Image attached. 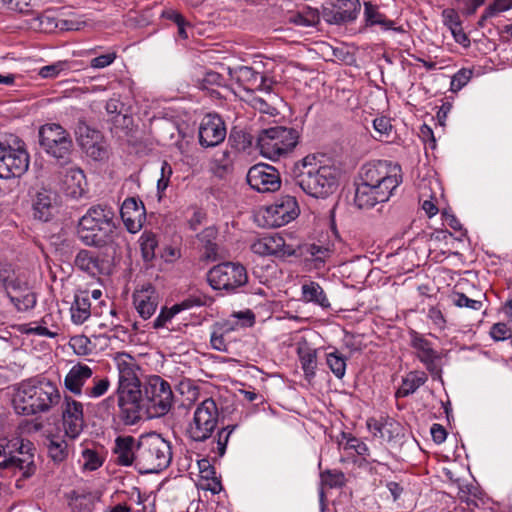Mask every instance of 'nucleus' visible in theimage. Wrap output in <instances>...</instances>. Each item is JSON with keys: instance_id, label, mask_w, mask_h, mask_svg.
<instances>
[{"instance_id": "obj_1", "label": "nucleus", "mask_w": 512, "mask_h": 512, "mask_svg": "<svg viewBox=\"0 0 512 512\" xmlns=\"http://www.w3.org/2000/svg\"><path fill=\"white\" fill-rule=\"evenodd\" d=\"M401 182L399 164L387 160L366 164L361 170V183L357 185L354 202L360 209H370L388 201Z\"/></svg>"}, {"instance_id": "obj_2", "label": "nucleus", "mask_w": 512, "mask_h": 512, "mask_svg": "<svg viewBox=\"0 0 512 512\" xmlns=\"http://www.w3.org/2000/svg\"><path fill=\"white\" fill-rule=\"evenodd\" d=\"M121 231L115 213L106 205H93L79 219L77 236L86 246L104 248L114 257L119 249Z\"/></svg>"}, {"instance_id": "obj_3", "label": "nucleus", "mask_w": 512, "mask_h": 512, "mask_svg": "<svg viewBox=\"0 0 512 512\" xmlns=\"http://www.w3.org/2000/svg\"><path fill=\"white\" fill-rule=\"evenodd\" d=\"M60 401L61 394L57 385L46 378L22 381L16 387L12 399L16 413L21 415L46 413Z\"/></svg>"}, {"instance_id": "obj_4", "label": "nucleus", "mask_w": 512, "mask_h": 512, "mask_svg": "<svg viewBox=\"0 0 512 512\" xmlns=\"http://www.w3.org/2000/svg\"><path fill=\"white\" fill-rule=\"evenodd\" d=\"M291 175L307 195L326 198L337 188L336 169L328 165H318L315 156H306L294 164Z\"/></svg>"}, {"instance_id": "obj_5", "label": "nucleus", "mask_w": 512, "mask_h": 512, "mask_svg": "<svg viewBox=\"0 0 512 512\" xmlns=\"http://www.w3.org/2000/svg\"><path fill=\"white\" fill-rule=\"evenodd\" d=\"M171 446L159 434L150 433L138 439L136 469L141 474L159 473L170 464Z\"/></svg>"}, {"instance_id": "obj_6", "label": "nucleus", "mask_w": 512, "mask_h": 512, "mask_svg": "<svg viewBox=\"0 0 512 512\" xmlns=\"http://www.w3.org/2000/svg\"><path fill=\"white\" fill-rule=\"evenodd\" d=\"M0 291L18 312L29 311L37 303L36 294L25 276L11 268L0 269Z\"/></svg>"}, {"instance_id": "obj_7", "label": "nucleus", "mask_w": 512, "mask_h": 512, "mask_svg": "<svg viewBox=\"0 0 512 512\" xmlns=\"http://www.w3.org/2000/svg\"><path fill=\"white\" fill-rule=\"evenodd\" d=\"M299 134L294 128L275 126L262 130L257 137V146L262 156L276 160L292 152L298 143Z\"/></svg>"}, {"instance_id": "obj_8", "label": "nucleus", "mask_w": 512, "mask_h": 512, "mask_svg": "<svg viewBox=\"0 0 512 512\" xmlns=\"http://www.w3.org/2000/svg\"><path fill=\"white\" fill-rule=\"evenodd\" d=\"M219 419L220 411L216 401L205 398L195 406L193 417L186 429L187 437L198 443L207 441L217 429Z\"/></svg>"}, {"instance_id": "obj_9", "label": "nucleus", "mask_w": 512, "mask_h": 512, "mask_svg": "<svg viewBox=\"0 0 512 512\" xmlns=\"http://www.w3.org/2000/svg\"><path fill=\"white\" fill-rule=\"evenodd\" d=\"M17 137L0 136V178L20 177L29 167V155Z\"/></svg>"}, {"instance_id": "obj_10", "label": "nucleus", "mask_w": 512, "mask_h": 512, "mask_svg": "<svg viewBox=\"0 0 512 512\" xmlns=\"http://www.w3.org/2000/svg\"><path fill=\"white\" fill-rule=\"evenodd\" d=\"M39 143L43 150L61 164L70 161L73 142L70 134L57 123H47L39 129Z\"/></svg>"}, {"instance_id": "obj_11", "label": "nucleus", "mask_w": 512, "mask_h": 512, "mask_svg": "<svg viewBox=\"0 0 512 512\" xmlns=\"http://www.w3.org/2000/svg\"><path fill=\"white\" fill-rule=\"evenodd\" d=\"M15 451H9V457L0 461V474L21 472L23 478L31 477L36 471L34 462L35 446L29 440L15 439L10 441Z\"/></svg>"}, {"instance_id": "obj_12", "label": "nucleus", "mask_w": 512, "mask_h": 512, "mask_svg": "<svg viewBox=\"0 0 512 512\" xmlns=\"http://www.w3.org/2000/svg\"><path fill=\"white\" fill-rule=\"evenodd\" d=\"M142 392L150 417L163 416L173 406L174 395L171 386L158 375L149 377L143 386Z\"/></svg>"}, {"instance_id": "obj_13", "label": "nucleus", "mask_w": 512, "mask_h": 512, "mask_svg": "<svg viewBox=\"0 0 512 512\" xmlns=\"http://www.w3.org/2000/svg\"><path fill=\"white\" fill-rule=\"evenodd\" d=\"M207 280L215 290L232 292L248 281L245 267L239 263L225 262L211 268Z\"/></svg>"}, {"instance_id": "obj_14", "label": "nucleus", "mask_w": 512, "mask_h": 512, "mask_svg": "<svg viewBox=\"0 0 512 512\" xmlns=\"http://www.w3.org/2000/svg\"><path fill=\"white\" fill-rule=\"evenodd\" d=\"M118 418L125 426L137 424L145 414L150 412L144 402L143 392L126 391L117 392Z\"/></svg>"}, {"instance_id": "obj_15", "label": "nucleus", "mask_w": 512, "mask_h": 512, "mask_svg": "<svg viewBox=\"0 0 512 512\" xmlns=\"http://www.w3.org/2000/svg\"><path fill=\"white\" fill-rule=\"evenodd\" d=\"M247 182L258 192H274L281 186L279 172L271 165L259 163L252 166L247 173Z\"/></svg>"}, {"instance_id": "obj_16", "label": "nucleus", "mask_w": 512, "mask_h": 512, "mask_svg": "<svg viewBox=\"0 0 512 512\" xmlns=\"http://www.w3.org/2000/svg\"><path fill=\"white\" fill-rule=\"evenodd\" d=\"M360 10L359 0H335L323 7L321 15L329 24L343 25L356 20Z\"/></svg>"}, {"instance_id": "obj_17", "label": "nucleus", "mask_w": 512, "mask_h": 512, "mask_svg": "<svg viewBox=\"0 0 512 512\" xmlns=\"http://www.w3.org/2000/svg\"><path fill=\"white\" fill-rule=\"evenodd\" d=\"M410 345L416 351L417 358L425 365L433 379H441L440 354L433 349L432 344L421 334L412 331Z\"/></svg>"}, {"instance_id": "obj_18", "label": "nucleus", "mask_w": 512, "mask_h": 512, "mask_svg": "<svg viewBox=\"0 0 512 512\" xmlns=\"http://www.w3.org/2000/svg\"><path fill=\"white\" fill-rule=\"evenodd\" d=\"M267 217L270 218V225L281 227L294 220L299 215V206L294 196L281 195L275 202L268 206Z\"/></svg>"}, {"instance_id": "obj_19", "label": "nucleus", "mask_w": 512, "mask_h": 512, "mask_svg": "<svg viewBox=\"0 0 512 512\" xmlns=\"http://www.w3.org/2000/svg\"><path fill=\"white\" fill-rule=\"evenodd\" d=\"M226 127L223 119L217 114L205 115L199 126V143L203 147H214L224 141Z\"/></svg>"}, {"instance_id": "obj_20", "label": "nucleus", "mask_w": 512, "mask_h": 512, "mask_svg": "<svg viewBox=\"0 0 512 512\" xmlns=\"http://www.w3.org/2000/svg\"><path fill=\"white\" fill-rule=\"evenodd\" d=\"M62 421L65 434L71 439L78 437L85 423L83 404L72 397L65 396L62 407Z\"/></svg>"}, {"instance_id": "obj_21", "label": "nucleus", "mask_w": 512, "mask_h": 512, "mask_svg": "<svg viewBox=\"0 0 512 512\" xmlns=\"http://www.w3.org/2000/svg\"><path fill=\"white\" fill-rule=\"evenodd\" d=\"M120 216L128 232L137 233L146 219V209L143 202L135 197L124 200L120 208Z\"/></svg>"}, {"instance_id": "obj_22", "label": "nucleus", "mask_w": 512, "mask_h": 512, "mask_svg": "<svg viewBox=\"0 0 512 512\" xmlns=\"http://www.w3.org/2000/svg\"><path fill=\"white\" fill-rule=\"evenodd\" d=\"M119 374V386L117 392L141 391V382L137 376V365L134 359L128 355L117 358Z\"/></svg>"}, {"instance_id": "obj_23", "label": "nucleus", "mask_w": 512, "mask_h": 512, "mask_svg": "<svg viewBox=\"0 0 512 512\" xmlns=\"http://www.w3.org/2000/svg\"><path fill=\"white\" fill-rule=\"evenodd\" d=\"M33 215L40 221H49L57 207V194L51 189L41 187L32 196Z\"/></svg>"}, {"instance_id": "obj_24", "label": "nucleus", "mask_w": 512, "mask_h": 512, "mask_svg": "<svg viewBox=\"0 0 512 512\" xmlns=\"http://www.w3.org/2000/svg\"><path fill=\"white\" fill-rule=\"evenodd\" d=\"M135 308L143 319H149L156 311L159 303L158 294L151 284L143 285L133 294Z\"/></svg>"}, {"instance_id": "obj_25", "label": "nucleus", "mask_w": 512, "mask_h": 512, "mask_svg": "<svg viewBox=\"0 0 512 512\" xmlns=\"http://www.w3.org/2000/svg\"><path fill=\"white\" fill-rule=\"evenodd\" d=\"M138 450V440L133 436H118L115 439L113 452L116 455V462L121 466H136V452Z\"/></svg>"}, {"instance_id": "obj_26", "label": "nucleus", "mask_w": 512, "mask_h": 512, "mask_svg": "<svg viewBox=\"0 0 512 512\" xmlns=\"http://www.w3.org/2000/svg\"><path fill=\"white\" fill-rule=\"evenodd\" d=\"M93 376V369L83 363H77L64 378L65 388L74 395H81L83 386Z\"/></svg>"}, {"instance_id": "obj_27", "label": "nucleus", "mask_w": 512, "mask_h": 512, "mask_svg": "<svg viewBox=\"0 0 512 512\" xmlns=\"http://www.w3.org/2000/svg\"><path fill=\"white\" fill-rule=\"evenodd\" d=\"M364 22L366 27L379 25L382 30H393L403 33L401 26H396L393 20L387 19L385 14L381 13L379 7L372 2H364Z\"/></svg>"}, {"instance_id": "obj_28", "label": "nucleus", "mask_w": 512, "mask_h": 512, "mask_svg": "<svg viewBox=\"0 0 512 512\" xmlns=\"http://www.w3.org/2000/svg\"><path fill=\"white\" fill-rule=\"evenodd\" d=\"M62 182L65 193L72 198L77 199L85 192L86 177L80 168L67 169Z\"/></svg>"}, {"instance_id": "obj_29", "label": "nucleus", "mask_w": 512, "mask_h": 512, "mask_svg": "<svg viewBox=\"0 0 512 512\" xmlns=\"http://www.w3.org/2000/svg\"><path fill=\"white\" fill-rule=\"evenodd\" d=\"M74 264L80 270L90 275L102 274L106 270L105 261L100 259L92 251L80 250L74 260Z\"/></svg>"}, {"instance_id": "obj_30", "label": "nucleus", "mask_w": 512, "mask_h": 512, "mask_svg": "<svg viewBox=\"0 0 512 512\" xmlns=\"http://www.w3.org/2000/svg\"><path fill=\"white\" fill-rule=\"evenodd\" d=\"M237 80L245 85L247 90H268L271 89V81L263 74L256 72L253 68L243 66L237 71Z\"/></svg>"}, {"instance_id": "obj_31", "label": "nucleus", "mask_w": 512, "mask_h": 512, "mask_svg": "<svg viewBox=\"0 0 512 512\" xmlns=\"http://www.w3.org/2000/svg\"><path fill=\"white\" fill-rule=\"evenodd\" d=\"M284 239L279 235H265L251 244V250L259 255H274L283 252Z\"/></svg>"}, {"instance_id": "obj_32", "label": "nucleus", "mask_w": 512, "mask_h": 512, "mask_svg": "<svg viewBox=\"0 0 512 512\" xmlns=\"http://www.w3.org/2000/svg\"><path fill=\"white\" fill-rule=\"evenodd\" d=\"M90 295L87 291H81L75 295L70 308L71 320L74 324H83L91 315Z\"/></svg>"}, {"instance_id": "obj_33", "label": "nucleus", "mask_w": 512, "mask_h": 512, "mask_svg": "<svg viewBox=\"0 0 512 512\" xmlns=\"http://www.w3.org/2000/svg\"><path fill=\"white\" fill-rule=\"evenodd\" d=\"M44 445L47 450L48 457L54 463H62L69 456L68 444L62 436L50 435L46 437Z\"/></svg>"}, {"instance_id": "obj_34", "label": "nucleus", "mask_w": 512, "mask_h": 512, "mask_svg": "<svg viewBox=\"0 0 512 512\" xmlns=\"http://www.w3.org/2000/svg\"><path fill=\"white\" fill-rule=\"evenodd\" d=\"M297 354L306 378L314 377L317 367L316 349L310 347L307 342L298 343Z\"/></svg>"}, {"instance_id": "obj_35", "label": "nucleus", "mask_w": 512, "mask_h": 512, "mask_svg": "<svg viewBox=\"0 0 512 512\" xmlns=\"http://www.w3.org/2000/svg\"><path fill=\"white\" fill-rule=\"evenodd\" d=\"M428 377L423 371H412L403 378L402 384L396 392V397H407L424 385Z\"/></svg>"}, {"instance_id": "obj_36", "label": "nucleus", "mask_w": 512, "mask_h": 512, "mask_svg": "<svg viewBox=\"0 0 512 512\" xmlns=\"http://www.w3.org/2000/svg\"><path fill=\"white\" fill-rule=\"evenodd\" d=\"M302 298L306 302H312L322 308H329L330 302L323 290L317 282H309L302 286Z\"/></svg>"}, {"instance_id": "obj_37", "label": "nucleus", "mask_w": 512, "mask_h": 512, "mask_svg": "<svg viewBox=\"0 0 512 512\" xmlns=\"http://www.w3.org/2000/svg\"><path fill=\"white\" fill-rule=\"evenodd\" d=\"M217 236L218 231L215 227H207L198 235L199 240L205 249V258L208 260L215 261L219 256V247L216 243Z\"/></svg>"}, {"instance_id": "obj_38", "label": "nucleus", "mask_w": 512, "mask_h": 512, "mask_svg": "<svg viewBox=\"0 0 512 512\" xmlns=\"http://www.w3.org/2000/svg\"><path fill=\"white\" fill-rule=\"evenodd\" d=\"M320 20V13L316 9L307 8L303 11L291 12L287 21L296 26L309 27L316 25Z\"/></svg>"}, {"instance_id": "obj_39", "label": "nucleus", "mask_w": 512, "mask_h": 512, "mask_svg": "<svg viewBox=\"0 0 512 512\" xmlns=\"http://www.w3.org/2000/svg\"><path fill=\"white\" fill-rule=\"evenodd\" d=\"M76 140L81 148L86 147L94 141L101 140V132L93 129L83 120H79L75 128Z\"/></svg>"}, {"instance_id": "obj_40", "label": "nucleus", "mask_w": 512, "mask_h": 512, "mask_svg": "<svg viewBox=\"0 0 512 512\" xmlns=\"http://www.w3.org/2000/svg\"><path fill=\"white\" fill-rule=\"evenodd\" d=\"M236 427V425H227L218 430L216 438L211 442V452L218 457H222L226 452L229 438Z\"/></svg>"}, {"instance_id": "obj_41", "label": "nucleus", "mask_w": 512, "mask_h": 512, "mask_svg": "<svg viewBox=\"0 0 512 512\" xmlns=\"http://www.w3.org/2000/svg\"><path fill=\"white\" fill-rule=\"evenodd\" d=\"M142 256L145 261H150L156 256L158 241L156 235L152 232L145 231L139 239Z\"/></svg>"}, {"instance_id": "obj_42", "label": "nucleus", "mask_w": 512, "mask_h": 512, "mask_svg": "<svg viewBox=\"0 0 512 512\" xmlns=\"http://www.w3.org/2000/svg\"><path fill=\"white\" fill-rule=\"evenodd\" d=\"M268 96H269V99H264L260 96H253L250 100H249V103L250 105L255 109V110H258L259 112L261 113H265V114H268V115H276L277 114V109L273 106V103L272 101L273 100H277V96L276 95H272L270 93V89L268 90H264Z\"/></svg>"}, {"instance_id": "obj_43", "label": "nucleus", "mask_w": 512, "mask_h": 512, "mask_svg": "<svg viewBox=\"0 0 512 512\" xmlns=\"http://www.w3.org/2000/svg\"><path fill=\"white\" fill-rule=\"evenodd\" d=\"M109 387L108 377L92 376V385L87 387L84 393L89 398H99L108 391Z\"/></svg>"}, {"instance_id": "obj_44", "label": "nucleus", "mask_w": 512, "mask_h": 512, "mask_svg": "<svg viewBox=\"0 0 512 512\" xmlns=\"http://www.w3.org/2000/svg\"><path fill=\"white\" fill-rule=\"evenodd\" d=\"M82 150L88 157L96 161H102L108 157V149L102 135L100 141H94Z\"/></svg>"}, {"instance_id": "obj_45", "label": "nucleus", "mask_w": 512, "mask_h": 512, "mask_svg": "<svg viewBox=\"0 0 512 512\" xmlns=\"http://www.w3.org/2000/svg\"><path fill=\"white\" fill-rule=\"evenodd\" d=\"M211 301L210 297L202 294L190 295L181 302L175 304V310L181 312L193 307L206 306Z\"/></svg>"}, {"instance_id": "obj_46", "label": "nucleus", "mask_w": 512, "mask_h": 512, "mask_svg": "<svg viewBox=\"0 0 512 512\" xmlns=\"http://www.w3.org/2000/svg\"><path fill=\"white\" fill-rule=\"evenodd\" d=\"M389 426H397V424L392 419L377 420L374 418H370L367 420V427L369 431L376 437L381 439H385V431L389 430Z\"/></svg>"}, {"instance_id": "obj_47", "label": "nucleus", "mask_w": 512, "mask_h": 512, "mask_svg": "<svg viewBox=\"0 0 512 512\" xmlns=\"http://www.w3.org/2000/svg\"><path fill=\"white\" fill-rule=\"evenodd\" d=\"M327 365L337 378H342L346 371V360L338 352L327 354Z\"/></svg>"}, {"instance_id": "obj_48", "label": "nucleus", "mask_w": 512, "mask_h": 512, "mask_svg": "<svg viewBox=\"0 0 512 512\" xmlns=\"http://www.w3.org/2000/svg\"><path fill=\"white\" fill-rule=\"evenodd\" d=\"M453 304L459 308H468L473 311H481L483 309V301L471 299L464 293L455 292L452 295Z\"/></svg>"}, {"instance_id": "obj_49", "label": "nucleus", "mask_w": 512, "mask_h": 512, "mask_svg": "<svg viewBox=\"0 0 512 512\" xmlns=\"http://www.w3.org/2000/svg\"><path fill=\"white\" fill-rule=\"evenodd\" d=\"M345 476L343 472L336 470H326L321 473V482L330 488L341 487L344 485Z\"/></svg>"}, {"instance_id": "obj_50", "label": "nucleus", "mask_w": 512, "mask_h": 512, "mask_svg": "<svg viewBox=\"0 0 512 512\" xmlns=\"http://www.w3.org/2000/svg\"><path fill=\"white\" fill-rule=\"evenodd\" d=\"M68 68V64L65 61H58L53 64L43 66L39 69V76L44 79H53L56 78L60 72L64 71Z\"/></svg>"}, {"instance_id": "obj_51", "label": "nucleus", "mask_w": 512, "mask_h": 512, "mask_svg": "<svg viewBox=\"0 0 512 512\" xmlns=\"http://www.w3.org/2000/svg\"><path fill=\"white\" fill-rule=\"evenodd\" d=\"M210 343L212 348L217 351L226 352L228 350L227 344L224 340V329L222 325H214L210 337Z\"/></svg>"}, {"instance_id": "obj_52", "label": "nucleus", "mask_w": 512, "mask_h": 512, "mask_svg": "<svg viewBox=\"0 0 512 512\" xmlns=\"http://www.w3.org/2000/svg\"><path fill=\"white\" fill-rule=\"evenodd\" d=\"M458 6L460 13L464 16H471L478 8L485 4L486 0H453Z\"/></svg>"}, {"instance_id": "obj_53", "label": "nucleus", "mask_w": 512, "mask_h": 512, "mask_svg": "<svg viewBox=\"0 0 512 512\" xmlns=\"http://www.w3.org/2000/svg\"><path fill=\"white\" fill-rule=\"evenodd\" d=\"M341 436L346 440L344 449H353L358 455L362 456L368 454L369 448L364 442L360 441L351 434H346L344 432L341 434Z\"/></svg>"}, {"instance_id": "obj_54", "label": "nucleus", "mask_w": 512, "mask_h": 512, "mask_svg": "<svg viewBox=\"0 0 512 512\" xmlns=\"http://www.w3.org/2000/svg\"><path fill=\"white\" fill-rule=\"evenodd\" d=\"M472 71L469 69L459 70L451 80V90L457 92L461 90L471 79Z\"/></svg>"}, {"instance_id": "obj_55", "label": "nucleus", "mask_w": 512, "mask_h": 512, "mask_svg": "<svg viewBox=\"0 0 512 512\" xmlns=\"http://www.w3.org/2000/svg\"><path fill=\"white\" fill-rule=\"evenodd\" d=\"M179 312L175 310V305L171 308L163 307L153 322L154 329H160L167 325V323L171 322L172 318L178 314Z\"/></svg>"}, {"instance_id": "obj_56", "label": "nucleus", "mask_w": 512, "mask_h": 512, "mask_svg": "<svg viewBox=\"0 0 512 512\" xmlns=\"http://www.w3.org/2000/svg\"><path fill=\"white\" fill-rule=\"evenodd\" d=\"M82 456L84 460L83 467L86 470L93 471L98 469L102 465V460L100 456L98 455L97 452L93 450L85 449L82 453Z\"/></svg>"}, {"instance_id": "obj_57", "label": "nucleus", "mask_w": 512, "mask_h": 512, "mask_svg": "<svg viewBox=\"0 0 512 512\" xmlns=\"http://www.w3.org/2000/svg\"><path fill=\"white\" fill-rule=\"evenodd\" d=\"M443 24L448 28H453L462 24L459 12L455 8H446L442 11Z\"/></svg>"}, {"instance_id": "obj_58", "label": "nucleus", "mask_w": 512, "mask_h": 512, "mask_svg": "<svg viewBox=\"0 0 512 512\" xmlns=\"http://www.w3.org/2000/svg\"><path fill=\"white\" fill-rule=\"evenodd\" d=\"M20 331L25 334H35L42 337L54 338L58 335L57 332H52L48 328L36 325L31 326V324H24L21 326Z\"/></svg>"}, {"instance_id": "obj_59", "label": "nucleus", "mask_w": 512, "mask_h": 512, "mask_svg": "<svg viewBox=\"0 0 512 512\" xmlns=\"http://www.w3.org/2000/svg\"><path fill=\"white\" fill-rule=\"evenodd\" d=\"M490 335L495 341H504L511 337L512 331L505 323H496L491 327Z\"/></svg>"}, {"instance_id": "obj_60", "label": "nucleus", "mask_w": 512, "mask_h": 512, "mask_svg": "<svg viewBox=\"0 0 512 512\" xmlns=\"http://www.w3.org/2000/svg\"><path fill=\"white\" fill-rule=\"evenodd\" d=\"M224 83V77L215 71H208L202 78V88L210 89L212 86H222Z\"/></svg>"}, {"instance_id": "obj_61", "label": "nucleus", "mask_w": 512, "mask_h": 512, "mask_svg": "<svg viewBox=\"0 0 512 512\" xmlns=\"http://www.w3.org/2000/svg\"><path fill=\"white\" fill-rule=\"evenodd\" d=\"M3 2L9 10L14 12L26 14L32 10L30 0H3Z\"/></svg>"}, {"instance_id": "obj_62", "label": "nucleus", "mask_w": 512, "mask_h": 512, "mask_svg": "<svg viewBox=\"0 0 512 512\" xmlns=\"http://www.w3.org/2000/svg\"><path fill=\"white\" fill-rule=\"evenodd\" d=\"M373 127L375 131L379 134V137L388 136L392 130L390 119L386 117L376 118L373 121Z\"/></svg>"}, {"instance_id": "obj_63", "label": "nucleus", "mask_w": 512, "mask_h": 512, "mask_svg": "<svg viewBox=\"0 0 512 512\" xmlns=\"http://www.w3.org/2000/svg\"><path fill=\"white\" fill-rule=\"evenodd\" d=\"M309 253L316 261L324 262L325 258L329 256L331 250L329 247L312 244L308 249Z\"/></svg>"}, {"instance_id": "obj_64", "label": "nucleus", "mask_w": 512, "mask_h": 512, "mask_svg": "<svg viewBox=\"0 0 512 512\" xmlns=\"http://www.w3.org/2000/svg\"><path fill=\"white\" fill-rule=\"evenodd\" d=\"M490 14H499L512 8V0H493L488 5Z\"/></svg>"}]
</instances>
